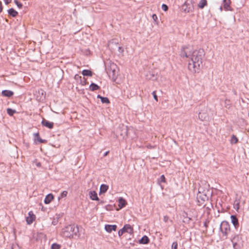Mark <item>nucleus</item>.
I'll return each mask as SVG.
<instances>
[{"label":"nucleus","instance_id":"f704fd0d","mask_svg":"<svg viewBox=\"0 0 249 249\" xmlns=\"http://www.w3.org/2000/svg\"><path fill=\"white\" fill-rule=\"evenodd\" d=\"M152 94L153 95V97H154V99L156 101H158V96L156 94V91H153L152 93Z\"/></svg>","mask_w":249,"mask_h":249},{"label":"nucleus","instance_id":"c85d7f7f","mask_svg":"<svg viewBox=\"0 0 249 249\" xmlns=\"http://www.w3.org/2000/svg\"><path fill=\"white\" fill-rule=\"evenodd\" d=\"M231 142L232 143H236L238 142V139L237 138V137L233 135L232 136H231Z\"/></svg>","mask_w":249,"mask_h":249},{"label":"nucleus","instance_id":"c9c22d12","mask_svg":"<svg viewBox=\"0 0 249 249\" xmlns=\"http://www.w3.org/2000/svg\"><path fill=\"white\" fill-rule=\"evenodd\" d=\"M82 77L78 74H76L74 76V79L77 81H80Z\"/></svg>","mask_w":249,"mask_h":249},{"label":"nucleus","instance_id":"f03ea898","mask_svg":"<svg viewBox=\"0 0 249 249\" xmlns=\"http://www.w3.org/2000/svg\"><path fill=\"white\" fill-rule=\"evenodd\" d=\"M79 227L74 225H69L63 229V235L66 237H78Z\"/></svg>","mask_w":249,"mask_h":249},{"label":"nucleus","instance_id":"f3484780","mask_svg":"<svg viewBox=\"0 0 249 249\" xmlns=\"http://www.w3.org/2000/svg\"><path fill=\"white\" fill-rule=\"evenodd\" d=\"M150 240L146 235H144L140 240L139 243L141 244H147L149 243Z\"/></svg>","mask_w":249,"mask_h":249},{"label":"nucleus","instance_id":"4be33fe9","mask_svg":"<svg viewBox=\"0 0 249 249\" xmlns=\"http://www.w3.org/2000/svg\"><path fill=\"white\" fill-rule=\"evenodd\" d=\"M100 89V87L96 84L92 83L89 86V89L91 91H95Z\"/></svg>","mask_w":249,"mask_h":249},{"label":"nucleus","instance_id":"a19ab883","mask_svg":"<svg viewBox=\"0 0 249 249\" xmlns=\"http://www.w3.org/2000/svg\"><path fill=\"white\" fill-rule=\"evenodd\" d=\"M169 219V217L165 215L163 217V220L165 222H167Z\"/></svg>","mask_w":249,"mask_h":249},{"label":"nucleus","instance_id":"b1692460","mask_svg":"<svg viewBox=\"0 0 249 249\" xmlns=\"http://www.w3.org/2000/svg\"><path fill=\"white\" fill-rule=\"evenodd\" d=\"M207 4V0H201L198 4V6L201 9H203Z\"/></svg>","mask_w":249,"mask_h":249},{"label":"nucleus","instance_id":"09e8293b","mask_svg":"<svg viewBox=\"0 0 249 249\" xmlns=\"http://www.w3.org/2000/svg\"><path fill=\"white\" fill-rule=\"evenodd\" d=\"M97 97V98H99L101 99V98H103V97L101 96L100 95H98Z\"/></svg>","mask_w":249,"mask_h":249},{"label":"nucleus","instance_id":"393cba45","mask_svg":"<svg viewBox=\"0 0 249 249\" xmlns=\"http://www.w3.org/2000/svg\"><path fill=\"white\" fill-rule=\"evenodd\" d=\"M16 112V111L15 109H13L10 108H8L7 109V113L10 116H12L14 113Z\"/></svg>","mask_w":249,"mask_h":249},{"label":"nucleus","instance_id":"20e7f679","mask_svg":"<svg viewBox=\"0 0 249 249\" xmlns=\"http://www.w3.org/2000/svg\"><path fill=\"white\" fill-rule=\"evenodd\" d=\"M116 65L112 63L110 64L109 67L107 68L106 69L108 76L113 81H115L118 76V71L116 70Z\"/></svg>","mask_w":249,"mask_h":249},{"label":"nucleus","instance_id":"5fc2aeb1","mask_svg":"<svg viewBox=\"0 0 249 249\" xmlns=\"http://www.w3.org/2000/svg\"><path fill=\"white\" fill-rule=\"evenodd\" d=\"M121 49H122V47H119V50H121Z\"/></svg>","mask_w":249,"mask_h":249},{"label":"nucleus","instance_id":"79ce46f5","mask_svg":"<svg viewBox=\"0 0 249 249\" xmlns=\"http://www.w3.org/2000/svg\"><path fill=\"white\" fill-rule=\"evenodd\" d=\"M209 223V221H206L205 222H204V226L205 227V228L207 229V227H208V224Z\"/></svg>","mask_w":249,"mask_h":249},{"label":"nucleus","instance_id":"bb28decb","mask_svg":"<svg viewBox=\"0 0 249 249\" xmlns=\"http://www.w3.org/2000/svg\"><path fill=\"white\" fill-rule=\"evenodd\" d=\"M101 101L102 103H105V104H109L110 103V101L108 98L103 97V98H101Z\"/></svg>","mask_w":249,"mask_h":249},{"label":"nucleus","instance_id":"6e6d98bb","mask_svg":"<svg viewBox=\"0 0 249 249\" xmlns=\"http://www.w3.org/2000/svg\"><path fill=\"white\" fill-rule=\"evenodd\" d=\"M237 205H238V206L239 205V203H237Z\"/></svg>","mask_w":249,"mask_h":249},{"label":"nucleus","instance_id":"f257e3e1","mask_svg":"<svg viewBox=\"0 0 249 249\" xmlns=\"http://www.w3.org/2000/svg\"><path fill=\"white\" fill-rule=\"evenodd\" d=\"M180 55L181 57L190 58L192 63L188 64L189 70L193 72H198L202 67L205 53L202 49L194 50L192 46L187 45L182 47Z\"/></svg>","mask_w":249,"mask_h":249},{"label":"nucleus","instance_id":"0eeeda50","mask_svg":"<svg viewBox=\"0 0 249 249\" xmlns=\"http://www.w3.org/2000/svg\"><path fill=\"white\" fill-rule=\"evenodd\" d=\"M124 232H127L129 234L133 233V229L129 224H125L123 228L118 231V235L121 237Z\"/></svg>","mask_w":249,"mask_h":249},{"label":"nucleus","instance_id":"2eb2a0df","mask_svg":"<svg viewBox=\"0 0 249 249\" xmlns=\"http://www.w3.org/2000/svg\"><path fill=\"white\" fill-rule=\"evenodd\" d=\"M14 94V92L9 90H3L1 92V95L4 97H11Z\"/></svg>","mask_w":249,"mask_h":249},{"label":"nucleus","instance_id":"de8ad7c7","mask_svg":"<svg viewBox=\"0 0 249 249\" xmlns=\"http://www.w3.org/2000/svg\"><path fill=\"white\" fill-rule=\"evenodd\" d=\"M108 153H109V151H107V152H106L104 153V157H105V156H107V154H108Z\"/></svg>","mask_w":249,"mask_h":249},{"label":"nucleus","instance_id":"9b49d317","mask_svg":"<svg viewBox=\"0 0 249 249\" xmlns=\"http://www.w3.org/2000/svg\"><path fill=\"white\" fill-rule=\"evenodd\" d=\"M41 124L43 126H45L50 129H52L53 127V122H50L45 119H43Z\"/></svg>","mask_w":249,"mask_h":249},{"label":"nucleus","instance_id":"7ed1b4c3","mask_svg":"<svg viewBox=\"0 0 249 249\" xmlns=\"http://www.w3.org/2000/svg\"><path fill=\"white\" fill-rule=\"evenodd\" d=\"M202 188H199L198 189V192L196 196V199L197 205L203 207H206L207 205L208 202H209V196H207V193L209 192V191H207L202 190Z\"/></svg>","mask_w":249,"mask_h":249},{"label":"nucleus","instance_id":"ea45409f","mask_svg":"<svg viewBox=\"0 0 249 249\" xmlns=\"http://www.w3.org/2000/svg\"><path fill=\"white\" fill-rule=\"evenodd\" d=\"M152 18L155 21H156L158 20V17L156 14H153L152 15Z\"/></svg>","mask_w":249,"mask_h":249},{"label":"nucleus","instance_id":"5701e85b","mask_svg":"<svg viewBox=\"0 0 249 249\" xmlns=\"http://www.w3.org/2000/svg\"><path fill=\"white\" fill-rule=\"evenodd\" d=\"M36 216L35 215H32V216H28L26 218V222L28 224H32L35 220Z\"/></svg>","mask_w":249,"mask_h":249},{"label":"nucleus","instance_id":"423d86ee","mask_svg":"<svg viewBox=\"0 0 249 249\" xmlns=\"http://www.w3.org/2000/svg\"><path fill=\"white\" fill-rule=\"evenodd\" d=\"M220 231L222 233L223 236L225 237V239L227 238L228 235L230 232V225L226 221H223L220 225Z\"/></svg>","mask_w":249,"mask_h":249},{"label":"nucleus","instance_id":"2f4dec72","mask_svg":"<svg viewBox=\"0 0 249 249\" xmlns=\"http://www.w3.org/2000/svg\"><path fill=\"white\" fill-rule=\"evenodd\" d=\"M14 2L19 8H21L22 7V4L19 2L18 0H14Z\"/></svg>","mask_w":249,"mask_h":249},{"label":"nucleus","instance_id":"864d4df0","mask_svg":"<svg viewBox=\"0 0 249 249\" xmlns=\"http://www.w3.org/2000/svg\"><path fill=\"white\" fill-rule=\"evenodd\" d=\"M239 239V238H236V240H235V241H236V242L237 243V242L238 241V239Z\"/></svg>","mask_w":249,"mask_h":249},{"label":"nucleus","instance_id":"c756f323","mask_svg":"<svg viewBox=\"0 0 249 249\" xmlns=\"http://www.w3.org/2000/svg\"><path fill=\"white\" fill-rule=\"evenodd\" d=\"M80 83L83 86L86 85L88 84L87 79L85 77H83L80 80Z\"/></svg>","mask_w":249,"mask_h":249},{"label":"nucleus","instance_id":"a878e982","mask_svg":"<svg viewBox=\"0 0 249 249\" xmlns=\"http://www.w3.org/2000/svg\"><path fill=\"white\" fill-rule=\"evenodd\" d=\"M206 117H207V114L205 113L199 112L198 114V118L201 121H203L204 120H205L206 119Z\"/></svg>","mask_w":249,"mask_h":249},{"label":"nucleus","instance_id":"49530a36","mask_svg":"<svg viewBox=\"0 0 249 249\" xmlns=\"http://www.w3.org/2000/svg\"><path fill=\"white\" fill-rule=\"evenodd\" d=\"M29 216H32V215H34L32 211L29 212Z\"/></svg>","mask_w":249,"mask_h":249},{"label":"nucleus","instance_id":"39448f33","mask_svg":"<svg viewBox=\"0 0 249 249\" xmlns=\"http://www.w3.org/2000/svg\"><path fill=\"white\" fill-rule=\"evenodd\" d=\"M128 131V129L127 126L120 124L116 130V137L119 138L120 137L121 138L124 139L127 136Z\"/></svg>","mask_w":249,"mask_h":249},{"label":"nucleus","instance_id":"a18cd8bd","mask_svg":"<svg viewBox=\"0 0 249 249\" xmlns=\"http://www.w3.org/2000/svg\"><path fill=\"white\" fill-rule=\"evenodd\" d=\"M99 202H98V204H103L104 203V201L103 200H100L98 201Z\"/></svg>","mask_w":249,"mask_h":249},{"label":"nucleus","instance_id":"ddd939ff","mask_svg":"<svg viewBox=\"0 0 249 249\" xmlns=\"http://www.w3.org/2000/svg\"><path fill=\"white\" fill-rule=\"evenodd\" d=\"M89 197L93 200L99 201V198L98 197L97 194L95 191H90L89 193Z\"/></svg>","mask_w":249,"mask_h":249},{"label":"nucleus","instance_id":"dca6fc26","mask_svg":"<svg viewBox=\"0 0 249 249\" xmlns=\"http://www.w3.org/2000/svg\"><path fill=\"white\" fill-rule=\"evenodd\" d=\"M53 198V196L52 194H49L46 196L44 202L46 204H49Z\"/></svg>","mask_w":249,"mask_h":249},{"label":"nucleus","instance_id":"72a5a7b5","mask_svg":"<svg viewBox=\"0 0 249 249\" xmlns=\"http://www.w3.org/2000/svg\"><path fill=\"white\" fill-rule=\"evenodd\" d=\"M161 8L163 11H167L168 10V6L165 4H162Z\"/></svg>","mask_w":249,"mask_h":249},{"label":"nucleus","instance_id":"473e14b6","mask_svg":"<svg viewBox=\"0 0 249 249\" xmlns=\"http://www.w3.org/2000/svg\"><path fill=\"white\" fill-rule=\"evenodd\" d=\"M178 246V242L177 241L174 242L172 243V247H171V249H177Z\"/></svg>","mask_w":249,"mask_h":249},{"label":"nucleus","instance_id":"f8f14e48","mask_svg":"<svg viewBox=\"0 0 249 249\" xmlns=\"http://www.w3.org/2000/svg\"><path fill=\"white\" fill-rule=\"evenodd\" d=\"M231 222L234 226L235 228L237 229V228L239 227V222L236 216L234 215H231Z\"/></svg>","mask_w":249,"mask_h":249},{"label":"nucleus","instance_id":"603ef678","mask_svg":"<svg viewBox=\"0 0 249 249\" xmlns=\"http://www.w3.org/2000/svg\"><path fill=\"white\" fill-rule=\"evenodd\" d=\"M219 9H220V10L221 11H222V6H220V7Z\"/></svg>","mask_w":249,"mask_h":249},{"label":"nucleus","instance_id":"4468645a","mask_svg":"<svg viewBox=\"0 0 249 249\" xmlns=\"http://www.w3.org/2000/svg\"><path fill=\"white\" fill-rule=\"evenodd\" d=\"M236 238H239V236L235 235L233 238L231 239V241L233 245V248L234 249H238L240 248V246L237 244V243L236 242Z\"/></svg>","mask_w":249,"mask_h":249},{"label":"nucleus","instance_id":"58836bf2","mask_svg":"<svg viewBox=\"0 0 249 249\" xmlns=\"http://www.w3.org/2000/svg\"><path fill=\"white\" fill-rule=\"evenodd\" d=\"M160 182H164L165 181V178L163 175H161L159 179Z\"/></svg>","mask_w":249,"mask_h":249},{"label":"nucleus","instance_id":"8fccbe9b","mask_svg":"<svg viewBox=\"0 0 249 249\" xmlns=\"http://www.w3.org/2000/svg\"><path fill=\"white\" fill-rule=\"evenodd\" d=\"M37 166L40 167L41 166V163L40 162H38L36 164Z\"/></svg>","mask_w":249,"mask_h":249},{"label":"nucleus","instance_id":"6ab92c4d","mask_svg":"<svg viewBox=\"0 0 249 249\" xmlns=\"http://www.w3.org/2000/svg\"><path fill=\"white\" fill-rule=\"evenodd\" d=\"M8 14L12 17H16L17 16L18 13L14 8H11L8 10Z\"/></svg>","mask_w":249,"mask_h":249},{"label":"nucleus","instance_id":"c03bdc74","mask_svg":"<svg viewBox=\"0 0 249 249\" xmlns=\"http://www.w3.org/2000/svg\"><path fill=\"white\" fill-rule=\"evenodd\" d=\"M2 9H3V7H2V3L0 1V13L2 12Z\"/></svg>","mask_w":249,"mask_h":249},{"label":"nucleus","instance_id":"e433bc0d","mask_svg":"<svg viewBox=\"0 0 249 249\" xmlns=\"http://www.w3.org/2000/svg\"><path fill=\"white\" fill-rule=\"evenodd\" d=\"M68 192L66 191H64L61 194V197L63 198L66 197L67 195Z\"/></svg>","mask_w":249,"mask_h":249},{"label":"nucleus","instance_id":"412c9836","mask_svg":"<svg viewBox=\"0 0 249 249\" xmlns=\"http://www.w3.org/2000/svg\"><path fill=\"white\" fill-rule=\"evenodd\" d=\"M82 74L84 76H91L92 75V72L89 70H84L82 71Z\"/></svg>","mask_w":249,"mask_h":249},{"label":"nucleus","instance_id":"37998d69","mask_svg":"<svg viewBox=\"0 0 249 249\" xmlns=\"http://www.w3.org/2000/svg\"><path fill=\"white\" fill-rule=\"evenodd\" d=\"M5 4L7 5L11 2V0H4Z\"/></svg>","mask_w":249,"mask_h":249},{"label":"nucleus","instance_id":"3c124183","mask_svg":"<svg viewBox=\"0 0 249 249\" xmlns=\"http://www.w3.org/2000/svg\"><path fill=\"white\" fill-rule=\"evenodd\" d=\"M185 213H185L183 215L184 217V219H186V215L185 214Z\"/></svg>","mask_w":249,"mask_h":249},{"label":"nucleus","instance_id":"a211bd4d","mask_svg":"<svg viewBox=\"0 0 249 249\" xmlns=\"http://www.w3.org/2000/svg\"><path fill=\"white\" fill-rule=\"evenodd\" d=\"M126 202L123 197H120L119 199V206L120 208L122 209L125 206Z\"/></svg>","mask_w":249,"mask_h":249},{"label":"nucleus","instance_id":"6e6552de","mask_svg":"<svg viewBox=\"0 0 249 249\" xmlns=\"http://www.w3.org/2000/svg\"><path fill=\"white\" fill-rule=\"evenodd\" d=\"M117 228L116 225H106L105 226V230L109 233L112 231H116Z\"/></svg>","mask_w":249,"mask_h":249},{"label":"nucleus","instance_id":"1a4fd4ad","mask_svg":"<svg viewBox=\"0 0 249 249\" xmlns=\"http://www.w3.org/2000/svg\"><path fill=\"white\" fill-rule=\"evenodd\" d=\"M34 142L35 143H36L37 142H39V143H45L47 142V140H43L40 138L39 136V134L38 132L34 134Z\"/></svg>","mask_w":249,"mask_h":249},{"label":"nucleus","instance_id":"7c9ffc66","mask_svg":"<svg viewBox=\"0 0 249 249\" xmlns=\"http://www.w3.org/2000/svg\"><path fill=\"white\" fill-rule=\"evenodd\" d=\"M185 214L186 215V219H184L183 221L189 223L190 221L193 220V218L192 217H188L187 213H185Z\"/></svg>","mask_w":249,"mask_h":249},{"label":"nucleus","instance_id":"aec40b11","mask_svg":"<svg viewBox=\"0 0 249 249\" xmlns=\"http://www.w3.org/2000/svg\"><path fill=\"white\" fill-rule=\"evenodd\" d=\"M108 188V186L106 184H102L100 188V194L106 193Z\"/></svg>","mask_w":249,"mask_h":249},{"label":"nucleus","instance_id":"4c0bfd02","mask_svg":"<svg viewBox=\"0 0 249 249\" xmlns=\"http://www.w3.org/2000/svg\"><path fill=\"white\" fill-rule=\"evenodd\" d=\"M208 203H209V204L207 206H206V209L207 210H210L211 208H213V206L210 201H209V202H208Z\"/></svg>","mask_w":249,"mask_h":249},{"label":"nucleus","instance_id":"cd10ccee","mask_svg":"<svg viewBox=\"0 0 249 249\" xmlns=\"http://www.w3.org/2000/svg\"><path fill=\"white\" fill-rule=\"evenodd\" d=\"M61 246L57 243H53L51 246V249H60Z\"/></svg>","mask_w":249,"mask_h":249},{"label":"nucleus","instance_id":"9d476101","mask_svg":"<svg viewBox=\"0 0 249 249\" xmlns=\"http://www.w3.org/2000/svg\"><path fill=\"white\" fill-rule=\"evenodd\" d=\"M223 3L224 8L226 11L232 10V9L231 8L230 6L231 3V0H223Z\"/></svg>","mask_w":249,"mask_h":249}]
</instances>
